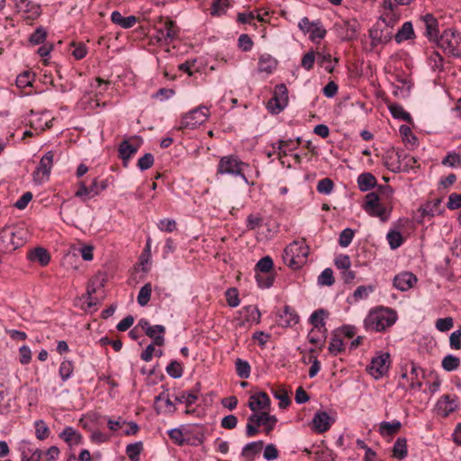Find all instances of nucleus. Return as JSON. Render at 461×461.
<instances>
[{
	"mask_svg": "<svg viewBox=\"0 0 461 461\" xmlns=\"http://www.w3.org/2000/svg\"><path fill=\"white\" fill-rule=\"evenodd\" d=\"M314 459L315 461H335L336 455L331 449L324 447L315 452Z\"/></svg>",
	"mask_w": 461,
	"mask_h": 461,
	"instance_id": "e2e57ef3",
	"label": "nucleus"
},
{
	"mask_svg": "<svg viewBox=\"0 0 461 461\" xmlns=\"http://www.w3.org/2000/svg\"><path fill=\"white\" fill-rule=\"evenodd\" d=\"M402 428V423L393 420L392 421H382L379 426V431L383 436H393L396 434Z\"/></svg>",
	"mask_w": 461,
	"mask_h": 461,
	"instance_id": "4c0bfd02",
	"label": "nucleus"
},
{
	"mask_svg": "<svg viewBox=\"0 0 461 461\" xmlns=\"http://www.w3.org/2000/svg\"><path fill=\"white\" fill-rule=\"evenodd\" d=\"M272 393L276 399L279 400L281 409H285L291 403L288 393L285 389H272Z\"/></svg>",
	"mask_w": 461,
	"mask_h": 461,
	"instance_id": "052dcab7",
	"label": "nucleus"
},
{
	"mask_svg": "<svg viewBox=\"0 0 461 461\" xmlns=\"http://www.w3.org/2000/svg\"><path fill=\"white\" fill-rule=\"evenodd\" d=\"M142 451V443L136 442L126 447V454L131 461H139Z\"/></svg>",
	"mask_w": 461,
	"mask_h": 461,
	"instance_id": "6e6d98bb",
	"label": "nucleus"
},
{
	"mask_svg": "<svg viewBox=\"0 0 461 461\" xmlns=\"http://www.w3.org/2000/svg\"><path fill=\"white\" fill-rule=\"evenodd\" d=\"M167 374L172 378L177 379L183 375V366L176 360L171 361L166 367Z\"/></svg>",
	"mask_w": 461,
	"mask_h": 461,
	"instance_id": "13d9d810",
	"label": "nucleus"
},
{
	"mask_svg": "<svg viewBox=\"0 0 461 461\" xmlns=\"http://www.w3.org/2000/svg\"><path fill=\"white\" fill-rule=\"evenodd\" d=\"M18 14L23 19L36 20L41 14V5L31 0H14Z\"/></svg>",
	"mask_w": 461,
	"mask_h": 461,
	"instance_id": "f3484780",
	"label": "nucleus"
},
{
	"mask_svg": "<svg viewBox=\"0 0 461 461\" xmlns=\"http://www.w3.org/2000/svg\"><path fill=\"white\" fill-rule=\"evenodd\" d=\"M70 46L73 48L71 55L75 59L80 60L86 56L87 47L85 43L73 41Z\"/></svg>",
	"mask_w": 461,
	"mask_h": 461,
	"instance_id": "4d7b16f0",
	"label": "nucleus"
},
{
	"mask_svg": "<svg viewBox=\"0 0 461 461\" xmlns=\"http://www.w3.org/2000/svg\"><path fill=\"white\" fill-rule=\"evenodd\" d=\"M298 27L303 34L309 35V39L312 42H319L327 34V31L320 20L310 21L308 17H303L298 23Z\"/></svg>",
	"mask_w": 461,
	"mask_h": 461,
	"instance_id": "ddd939ff",
	"label": "nucleus"
},
{
	"mask_svg": "<svg viewBox=\"0 0 461 461\" xmlns=\"http://www.w3.org/2000/svg\"><path fill=\"white\" fill-rule=\"evenodd\" d=\"M209 116V108L205 105H200L181 116L178 129L194 130L204 123Z\"/></svg>",
	"mask_w": 461,
	"mask_h": 461,
	"instance_id": "1a4fd4ad",
	"label": "nucleus"
},
{
	"mask_svg": "<svg viewBox=\"0 0 461 461\" xmlns=\"http://www.w3.org/2000/svg\"><path fill=\"white\" fill-rule=\"evenodd\" d=\"M241 314L244 321L250 324H258L260 321L261 313L255 305H248L242 308Z\"/></svg>",
	"mask_w": 461,
	"mask_h": 461,
	"instance_id": "c9c22d12",
	"label": "nucleus"
},
{
	"mask_svg": "<svg viewBox=\"0 0 461 461\" xmlns=\"http://www.w3.org/2000/svg\"><path fill=\"white\" fill-rule=\"evenodd\" d=\"M248 167L249 165L247 163L240 160L235 155L223 156L220 158L217 165V174L240 176L248 184V178L244 174V169Z\"/></svg>",
	"mask_w": 461,
	"mask_h": 461,
	"instance_id": "39448f33",
	"label": "nucleus"
},
{
	"mask_svg": "<svg viewBox=\"0 0 461 461\" xmlns=\"http://www.w3.org/2000/svg\"><path fill=\"white\" fill-rule=\"evenodd\" d=\"M414 38L415 32L411 22H405L394 36V40L397 43H402V41L412 40Z\"/></svg>",
	"mask_w": 461,
	"mask_h": 461,
	"instance_id": "473e14b6",
	"label": "nucleus"
},
{
	"mask_svg": "<svg viewBox=\"0 0 461 461\" xmlns=\"http://www.w3.org/2000/svg\"><path fill=\"white\" fill-rule=\"evenodd\" d=\"M301 142V139L298 138L296 141L293 140H280L276 143L272 144L274 149L278 151V156L281 158L283 156H287L291 151L296 149Z\"/></svg>",
	"mask_w": 461,
	"mask_h": 461,
	"instance_id": "cd10ccee",
	"label": "nucleus"
},
{
	"mask_svg": "<svg viewBox=\"0 0 461 461\" xmlns=\"http://www.w3.org/2000/svg\"><path fill=\"white\" fill-rule=\"evenodd\" d=\"M369 38L371 40L372 47L385 44L392 39L390 32H384L378 23L375 24L369 30Z\"/></svg>",
	"mask_w": 461,
	"mask_h": 461,
	"instance_id": "393cba45",
	"label": "nucleus"
},
{
	"mask_svg": "<svg viewBox=\"0 0 461 461\" xmlns=\"http://www.w3.org/2000/svg\"><path fill=\"white\" fill-rule=\"evenodd\" d=\"M416 283L417 277L411 272H402L393 278L394 287L402 292L410 290Z\"/></svg>",
	"mask_w": 461,
	"mask_h": 461,
	"instance_id": "5701e85b",
	"label": "nucleus"
},
{
	"mask_svg": "<svg viewBox=\"0 0 461 461\" xmlns=\"http://www.w3.org/2000/svg\"><path fill=\"white\" fill-rule=\"evenodd\" d=\"M74 373V364L71 360L64 359L59 366V374L63 382L68 380Z\"/></svg>",
	"mask_w": 461,
	"mask_h": 461,
	"instance_id": "de8ad7c7",
	"label": "nucleus"
},
{
	"mask_svg": "<svg viewBox=\"0 0 461 461\" xmlns=\"http://www.w3.org/2000/svg\"><path fill=\"white\" fill-rule=\"evenodd\" d=\"M459 365L460 359L453 355H447L442 360V367L447 372L457 369Z\"/></svg>",
	"mask_w": 461,
	"mask_h": 461,
	"instance_id": "bf43d9fd",
	"label": "nucleus"
},
{
	"mask_svg": "<svg viewBox=\"0 0 461 461\" xmlns=\"http://www.w3.org/2000/svg\"><path fill=\"white\" fill-rule=\"evenodd\" d=\"M111 21L123 29H130L136 24L137 18L134 15L124 17L119 11H113L111 14Z\"/></svg>",
	"mask_w": 461,
	"mask_h": 461,
	"instance_id": "7c9ffc66",
	"label": "nucleus"
},
{
	"mask_svg": "<svg viewBox=\"0 0 461 461\" xmlns=\"http://www.w3.org/2000/svg\"><path fill=\"white\" fill-rule=\"evenodd\" d=\"M108 187V179L99 181L95 178L92 184L87 186L84 181L77 183V189L75 192V196L79 198L82 202H86L95 196Z\"/></svg>",
	"mask_w": 461,
	"mask_h": 461,
	"instance_id": "f8f14e48",
	"label": "nucleus"
},
{
	"mask_svg": "<svg viewBox=\"0 0 461 461\" xmlns=\"http://www.w3.org/2000/svg\"><path fill=\"white\" fill-rule=\"evenodd\" d=\"M263 441H253L250 443L246 444L242 450H241V456L247 460V461H253L255 457L260 453V451L263 448Z\"/></svg>",
	"mask_w": 461,
	"mask_h": 461,
	"instance_id": "c756f323",
	"label": "nucleus"
},
{
	"mask_svg": "<svg viewBox=\"0 0 461 461\" xmlns=\"http://www.w3.org/2000/svg\"><path fill=\"white\" fill-rule=\"evenodd\" d=\"M402 371L398 386L403 389L420 390L422 385L420 378L422 369L413 361H409L402 366Z\"/></svg>",
	"mask_w": 461,
	"mask_h": 461,
	"instance_id": "0eeeda50",
	"label": "nucleus"
},
{
	"mask_svg": "<svg viewBox=\"0 0 461 461\" xmlns=\"http://www.w3.org/2000/svg\"><path fill=\"white\" fill-rule=\"evenodd\" d=\"M41 451L39 448L32 447L29 442L25 443L22 451V461H40Z\"/></svg>",
	"mask_w": 461,
	"mask_h": 461,
	"instance_id": "ea45409f",
	"label": "nucleus"
},
{
	"mask_svg": "<svg viewBox=\"0 0 461 461\" xmlns=\"http://www.w3.org/2000/svg\"><path fill=\"white\" fill-rule=\"evenodd\" d=\"M386 240L392 249H396L403 243V238L400 231L390 230L386 235Z\"/></svg>",
	"mask_w": 461,
	"mask_h": 461,
	"instance_id": "5fc2aeb1",
	"label": "nucleus"
},
{
	"mask_svg": "<svg viewBox=\"0 0 461 461\" xmlns=\"http://www.w3.org/2000/svg\"><path fill=\"white\" fill-rule=\"evenodd\" d=\"M362 207L368 215L377 217L383 222L387 221L390 218L391 210L381 202L379 194L375 192L368 193L366 195Z\"/></svg>",
	"mask_w": 461,
	"mask_h": 461,
	"instance_id": "6e6552de",
	"label": "nucleus"
},
{
	"mask_svg": "<svg viewBox=\"0 0 461 461\" xmlns=\"http://www.w3.org/2000/svg\"><path fill=\"white\" fill-rule=\"evenodd\" d=\"M392 364L391 355L388 352L378 351L371 358L366 366L367 373L375 380L387 375Z\"/></svg>",
	"mask_w": 461,
	"mask_h": 461,
	"instance_id": "9d476101",
	"label": "nucleus"
},
{
	"mask_svg": "<svg viewBox=\"0 0 461 461\" xmlns=\"http://www.w3.org/2000/svg\"><path fill=\"white\" fill-rule=\"evenodd\" d=\"M288 104V90L285 85L280 84L275 87L273 96L267 104V110L272 114L281 113Z\"/></svg>",
	"mask_w": 461,
	"mask_h": 461,
	"instance_id": "4468645a",
	"label": "nucleus"
},
{
	"mask_svg": "<svg viewBox=\"0 0 461 461\" xmlns=\"http://www.w3.org/2000/svg\"><path fill=\"white\" fill-rule=\"evenodd\" d=\"M458 409V398L456 395H443L436 403V412L441 417H447Z\"/></svg>",
	"mask_w": 461,
	"mask_h": 461,
	"instance_id": "6ab92c4d",
	"label": "nucleus"
},
{
	"mask_svg": "<svg viewBox=\"0 0 461 461\" xmlns=\"http://www.w3.org/2000/svg\"><path fill=\"white\" fill-rule=\"evenodd\" d=\"M271 401L265 392H258L249 397V407L253 413L268 411L270 410Z\"/></svg>",
	"mask_w": 461,
	"mask_h": 461,
	"instance_id": "aec40b11",
	"label": "nucleus"
},
{
	"mask_svg": "<svg viewBox=\"0 0 461 461\" xmlns=\"http://www.w3.org/2000/svg\"><path fill=\"white\" fill-rule=\"evenodd\" d=\"M397 318L394 310L377 306L368 312L363 321V326L367 332H384L396 322Z\"/></svg>",
	"mask_w": 461,
	"mask_h": 461,
	"instance_id": "f257e3e1",
	"label": "nucleus"
},
{
	"mask_svg": "<svg viewBox=\"0 0 461 461\" xmlns=\"http://www.w3.org/2000/svg\"><path fill=\"white\" fill-rule=\"evenodd\" d=\"M236 372L239 377L246 379L250 375V365L248 361L237 358L235 362Z\"/></svg>",
	"mask_w": 461,
	"mask_h": 461,
	"instance_id": "603ef678",
	"label": "nucleus"
},
{
	"mask_svg": "<svg viewBox=\"0 0 461 461\" xmlns=\"http://www.w3.org/2000/svg\"><path fill=\"white\" fill-rule=\"evenodd\" d=\"M142 144V140L138 136H131L122 140L119 146L118 153L126 167L129 159L137 153Z\"/></svg>",
	"mask_w": 461,
	"mask_h": 461,
	"instance_id": "dca6fc26",
	"label": "nucleus"
},
{
	"mask_svg": "<svg viewBox=\"0 0 461 461\" xmlns=\"http://www.w3.org/2000/svg\"><path fill=\"white\" fill-rule=\"evenodd\" d=\"M229 6V0H213L211 7V14L213 16H220L226 13Z\"/></svg>",
	"mask_w": 461,
	"mask_h": 461,
	"instance_id": "864d4df0",
	"label": "nucleus"
},
{
	"mask_svg": "<svg viewBox=\"0 0 461 461\" xmlns=\"http://www.w3.org/2000/svg\"><path fill=\"white\" fill-rule=\"evenodd\" d=\"M277 423V418L268 411L252 413L248 418L246 425V435L248 438L256 436L258 433V427L263 426V431L269 435Z\"/></svg>",
	"mask_w": 461,
	"mask_h": 461,
	"instance_id": "20e7f679",
	"label": "nucleus"
},
{
	"mask_svg": "<svg viewBox=\"0 0 461 461\" xmlns=\"http://www.w3.org/2000/svg\"><path fill=\"white\" fill-rule=\"evenodd\" d=\"M166 329L163 325H152L149 328V331L147 332V336L153 339V343L156 346H162L164 344V334Z\"/></svg>",
	"mask_w": 461,
	"mask_h": 461,
	"instance_id": "58836bf2",
	"label": "nucleus"
},
{
	"mask_svg": "<svg viewBox=\"0 0 461 461\" xmlns=\"http://www.w3.org/2000/svg\"><path fill=\"white\" fill-rule=\"evenodd\" d=\"M299 316L294 309L285 305L277 314L276 322L280 327L288 328L296 325Z\"/></svg>",
	"mask_w": 461,
	"mask_h": 461,
	"instance_id": "4be33fe9",
	"label": "nucleus"
},
{
	"mask_svg": "<svg viewBox=\"0 0 461 461\" xmlns=\"http://www.w3.org/2000/svg\"><path fill=\"white\" fill-rule=\"evenodd\" d=\"M420 23L425 27V35L429 40L438 39V20L430 14H423L420 17Z\"/></svg>",
	"mask_w": 461,
	"mask_h": 461,
	"instance_id": "b1692460",
	"label": "nucleus"
},
{
	"mask_svg": "<svg viewBox=\"0 0 461 461\" xmlns=\"http://www.w3.org/2000/svg\"><path fill=\"white\" fill-rule=\"evenodd\" d=\"M441 164L448 167H461V154L450 151L443 158Z\"/></svg>",
	"mask_w": 461,
	"mask_h": 461,
	"instance_id": "49530a36",
	"label": "nucleus"
},
{
	"mask_svg": "<svg viewBox=\"0 0 461 461\" xmlns=\"http://www.w3.org/2000/svg\"><path fill=\"white\" fill-rule=\"evenodd\" d=\"M108 86L109 82L97 77L91 83V91L95 93V96L97 97L102 95L103 93L108 89Z\"/></svg>",
	"mask_w": 461,
	"mask_h": 461,
	"instance_id": "680f3d73",
	"label": "nucleus"
},
{
	"mask_svg": "<svg viewBox=\"0 0 461 461\" xmlns=\"http://www.w3.org/2000/svg\"><path fill=\"white\" fill-rule=\"evenodd\" d=\"M334 420L328 412L323 411H317L312 420V429L316 433H324L330 429Z\"/></svg>",
	"mask_w": 461,
	"mask_h": 461,
	"instance_id": "412c9836",
	"label": "nucleus"
},
{
	"mask_svg": "<svg viewBox=\"0 0 461 461\" xmlns=\"http://www.w3.org/2000/svg\"><path fill=\"white\" fill-rule=\"evenodd\" d=\"M28 259L32 262H38L41 266L45 267L50 261V255L47 249L39 247L28 253Z\"/></svg>",
	"mask_w": 461,
	"mask_h": 461,
	"instance_id": "2f4dec72",
	"label": "nucleus"
},
{
	"mask_svg": "<svg viewBox=\"0 0 461 461\" xmlns=\"http://www.w3.org/2000/svg\"><path fill=\"white\" fill-rule=\"evenodd\" d=\"M152 285L150 283L145 284L139 292L137 302L140 306H146L151 297Z\"/></svg>",
	"mask_w": 461,
	"mask_h": 461,
	"instance_id": "09e8293b",
	"label": "nucleus"
},
{
	"mask_svg": "<svg viewBox=\"0 0 461 461\" xmlns=\"http://www.w3.org/2000/svg\"><path fill=\"white\" fill-rule=\"evenodd\" d=\"M309 252L304 240H294L285 249L283 259L288 267L297 269L306 263Z\"/></svg>",
	"mask_w": 461,
	"mask_h": 461,
	"instance_id": "7ed1b4c3",
	"label": "nucleus"
},
{
	"mask_svg": "<svg viewBox=\"0 0 461 461\" xmlns=\"http://www.w3.org/2000/svg\"><path fill=\"white\" fill-rule=\"evenodd\" d=\"M328 316V313L323 309H319L314 311L310 316L311 324L317 329L324 327V319Z\"/></svg>",
	"mask_w": 461,
	"mask_h": 461,
	"instance_id": "8fccbe9b",
	"label": "nucleus"
},
{
	"mask_svg": "<svg viewBox=\"0 0 461 461\" xmlns=\"http://www.w3.org/2000/svg\"><path fill=\"white\" fill-rule=\"evenodd\" d=\"M438 45L445 53L453 57L461 56V32L454 29H446L438 39Z\"/></svg>",
	"mask_w": 461,
	"mask_h": 461,
	"instance_id": "423d86ee",
	"label": "nucleus"
},
{
	"mask_svg": "<svg viewBox=\"0 0 461 461\" xmlns=\"http://www.w3.org/2000/svg\"><path fill=\"white\" fill-rule=\"evenodd\" d=\"M376 185V179L371 173H362L357 177V185L362 192H366Z\"/></svg>",
	"mask_w": 461,
	"mask_h": 461,
	"instance_id": "a19ab883",
	"label": "nucleus"
},
{
	"mask_svg": "<svg viewBox=\"0 0 461 461\" xmlns=\"http://www.w3.org/2000/svg\"><path fill=\"white\" fill-rule=\"evenodd\" d=\"M175 400L179 403H185L186 405L185 412L188 414L194 411V410L190 409V406L198 400V395L194 392H182L176 396Z\"/></svg>",
	"mask_w": 461,
	"mask_h": 461,
	"instance_id": "e433bc0d",
	"label": "nucleus"
},
{
	"mask_svg": "<svg viewBox=\"0 0 461 461\" xmlns=\"http://www.w3.org/2000/svg\"><path fill=\"white\" fill-rule=\"evenodd\" d=\"M50 116L44 113H32V116L30 119L31 126L33 127L35 130H41L43 131L46 128L50 127V120L49 118Z\"/></svg>",
	"mask_w": 461,
	"mask_h": 461,
	"instance_id": "f704fd0d",
	"label": "nucleus"
},
{
	"mask_svg": "<svg viewBox=\"0 0 461 461\" xmlns=\"http://www.w3.org/2000/svg\"><path fill=\"white\" fill-rule=\"evenodd\" d=\"M335 279L331 268H325L318 276V284L320 285L330 286L334 284Z\"/></svg>",
	"mask_w": 461,
	"mask_h": 461,
	"instance_id": "0e129e2a",
	"label": "nucleus"
},
{
	"mask_svg": "<svg viewBox=\"0 0 461 461\" xmlns=\"http://www.w3.org/2000/svg\"><path fill=\"white\" fill-rule=\"evenodd\" d=\"M399 131L403 142L411 145V147H416L418 145V139L408 125H401Z\"/></svg>",
	"mask_w": 461,
	"mask_h": 461,
	"instance_id": "a18cd8bd",
	"label": "nucleus"
},
{
	"mask_svg": "<svg viewBox=\"0 0 461 461\" xmlns=\"http://www.w3.org/2000/svg\"><path fill=\"white\" fill-rule=\"evenodd\" d=\"M53 159L54 152L52 150H50L44 154L33 173V178L35 182L42 184L49 180L51 168L53 167Z\"/></svg>",
	"mask_w": 461,
	"mask_h": 461,
	"instance_id": "2eb2a0df",
	"label": "nucleus"
},
{
	"mask_svg": "<svg viewBox=\"0 0 461 461\" xmlns=\"http://www.w3.org/2000/svg\"><path fill=\"white\" fill-rule=\"evenodd\" d=\"M28 238L27 230L23 227L9 226L0 231V251L8 253L23 247Z\"/></svg>",
	"mask_w": 461,
	"mask_h": 461,
	"instance_id": "f03ea898",
	"label": "nucleus"
},
{
	"mask_svg": "<svg viewBox=\"0 0 461 461\" xmlns=\"http://www.w3.org/2000/svg\"><path fill=\"white\" fill-rule=\"evenodd\" d=\"M278 61L269 54H262L258 59V70L267 75L273 74L276 69Z\"/></svg>",
	"mask_w": 461,
	"mask_h": 461,
	"instance_id": "a878e982",
	"label": "nucleus"
},
{
	"mask_svg": "<svg viewBox=\"0 0 461 461\" xmlns=\"http://www.w3.org/2000/svg\"><path fill=\"white\" fill-rule=\"evenodd\" d=\"M337 32L344 41H350L357 38L359 30V23L356 19L343 20L336 24Z\"/></svg>",
	"mask_w": 461,
	"mask_h": 461,
	"instance_id": "a211bd4d",
	"label": "nucleus"
},
{
	"mask_svg": "<svg viewBox=\"0 0 461 461\" xmlns=\"http://www.w3.org/2000/svg\"><path fill=\"white\" fill-rule=\"evenodd\" d=\"M47 39V31L42 26L38 27L29 37V42L32 45L43 44Z\"/></svg>",
	"mask_w": 461,
	"mask_h": 461,
	"instance_id": "3c124183",
	"label": "nucleus"
},
{
	"mask_svg": "<svg viewBox=\"0 0 461 461\" xmlns=\"http://www.w3.org/2000/svg\"><path fill=\"white\" fill-rule=\"evenodd\" d=\"M407 440L404 438H398L393 447V456L402 459L407 456Z\"/></svg>",
	"mask_w": 461,
	"mask_h": 461,
	"instance_id": "37998d69",
	"label": "nucleus"
},
{
	"mask_svg": "<svg viewBox=\"0 0 461 461\" xmlns=\"http://www.w3.org/2000/svg\"><path fill=\"white\" fill-rule=\"evenodd\" d=\"M153 38L157 42L168 45L175 39L177 38L178 35V27L172 20H161L154 29Z\"/></svg>",
	"mask_w": 461,
	"mask_h": 461,
	"instance_id": "9b49d317",
	"label": "nucleus"
},
{
	"mask_svg": "<svg viewBox=\"0 0 461 461\" xmlns=\"http://www.w3.org/2000/svg\"><path fill=\"white\" fill-rule=\"evenodd\" d=\"M389 111L392 116L394 119L402 120L407 122H411V114L404 110V108L399 104H391L389 106Z\"/></svg>",
	"mask_w": 461,
	"mask_h": 461,
	"instance_id": "79ce46f5",
	"label": "nucleus"
},
{
	"mask_svg": "<svg viewBox=\"0 0 461 461\" xmlns=\"http://www.w3.org/2000/svg\"><path fill=\"white\" fill-rule=\"evenodd\" d=\"M428 64L434 71H440L444 67V59L443 57L435 50H432L428 53Z\"/></svg>",
	"mask_w": 461,
	"mask_h": 461,
	"instance_id": "c03bdc74",
	"label": "nucleus"
},
{
	"mask_svg": "<svg viewBox=\"0 0 461 461\" xmlns=\"http://www.w3.org/2000/svg\"><path fill=\"white\" fill-rule=\"evenodd\" d=\"M345 350V345L341 339L338 337L331 338L329 345L330 354L337 356Z\"/></svg>",
	"mask_w": 461,
	"mask_h": 461,
	"instance_id": "69168bd1",
	"label": "nucleus"
},
{
	"mask_svg": "<svg viewBox=\"0 0 461 461\" xmlns=\"http://www.w3.org/2000/svg\"><path fill=\"white\" fill-rule=\"evenodd\" d=\"M187 438L189 440L187 444L197 446L202 444L205 439L204 427L202 425H189L187 426Z\"/></svg>",
	"mask_w": 461,
	"mask_h": 461,
	"instance_id": "bb28decb",
	"label": "nucleus"
},
{
	"mask_svg": "<svg viewBox=\"0 0 461 461\" xmlns=\"http://www.w3.org/2000/svg\"><path fill=\"white\" fill-rule=\"evenodd\" d=\"M170 439L177 446L187 444V426L171 429L167 431Z\"/></svg>",
	"mask_w": 461,
	"mask_h": 461,
	"instance_id": "72a5a7b5",
	"label": "nucleus"
},
{
	"mask_svg": "<svg viewBox=\"0 0 461 461\" xmlns=\"http://www.w3.org/2000/svg\"><path fill=\"white\" fill-rule=\"evenodd\" d=\"M35 436L38 439L43 440L49 437L50 429L43 420H37L34 423Z\"/></svg>",
	"mask_w": 461,
	"mask_h": 461,
	"instance_id": "774afa93",
	"label": "nucleus"
},
{
	"mask_svg": "<svg viewBox=\"0 0 461 461\" xmlns=\"http://www.w3.org/2000/svg\"><path fill=\"white\" fill-rule=\"evenodd\" d=\"M59 437L70 447L80 445L83 440L81 433L72 427L65 428Z\"/></svg>",
	"mask_w": 461,
	"mask_h": 461,
	"instance_id": "c85d7f7f",
	"label": "nucleus"
},
{
	"mask_svg": "<svg viewBox=\"0 0 461 461\" xmlns=\"http://www.w3.org/2000/svg\"><path fill=\"white\" fill-rule=\"evenodd\" d=\"M375 291L374 285H360L358 286L353 294V297L355 301H359L363 299H366L368 295Z\"/></svg>",
	"mask_w": 461,
	"mask_h": 461,
	"instance_id": "338daca9",
	"label": "nucleus"
}]
</instances>
